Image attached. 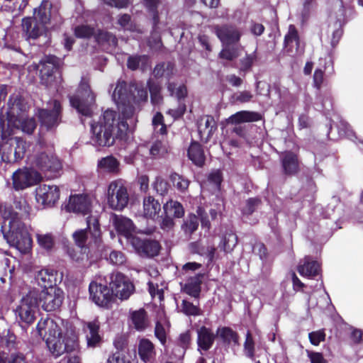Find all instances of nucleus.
Masks as SVG:
<instances>
[{"label": "nucleus", "mask_w": 363, "mask_h": 363, "mask_svg": "<svg viewBox=\"0 0 363 363\" xmlns=\"http://www.w3.org/2000/svg\"><path fill=\"white\" fill-rule=\"evenodd\" d=\"M60 65V60L52 55L46 56L40 61L38 68L43 84L55 88L61 83L62 76L59 70Z\"/></svg>", "instance_id": "nucleus-7"}, {"label": "nucleus", "mask_w": 363, "mask_h": 363, "mask_svg": "<svg viewBox=\"0 0 363 363\" xmlns=\"http://www.w3.org/2000/svg\"><path fill=\"white\" fill-rule=\"evenodd\" d=\"M59 198L60 190L55 185L43 184L35 189V199L43 207L51 206Z\"/></svg>", "instance_id": "nucleus-18"}, {"label": "nucleus", "mask_w": 363, "mask_h": 363, "mask_svg": "<svg viewBox=\"0 0 363 363\" xmlns=\"http://www.w3.org/2000/svg\"><path fill=\"white\" fill-rule=\"evenodd\" d=\"M154 131L156 133H159L162 135H164L167 132V126L164 123V117L160 112H157L152 121Z\"/></svg>", "instance_id": "nucleus-46"}, {"label": "nucleus", "mask_w": 363, "mask_h": 363, "mask_svg": "<svg viewBox=\"0 0 363 363\" xmlns=\"http://www.w3.org/2000/svg\"><path fill=\"white\" fill-rule=\"evenodd\" d=\"M220 337L228 343L238 344V334L229 328H222L218 331Z\"/></svg>", "instance_id": "nucleus-48"}, {"label": "nucleus", "mask_w": 363, "mask_h": 363, "mask_svg": "<svg viewBox=\"0 0 363 363\" xmlns=\"http://www.w3.org/2000/svg\"><path fill=\"white\" fill-rule=\"evenodd\" d=\"M95 102V96L91 92L89 84L82 81L77 94L70 97V104L78 113L83 116H89L91 114V107Z\"/></svg>", "instance_id": "nucleus-10"}, {"label": "nucleus", "mask_w": 363, "mask_h": 363, "mask_svg": "<svg viewBox=\"0 0 363 363\" xmlns=\"http://www.w3.org/2000/svg\"><path fill=\"white\" fill-rule=\"evenodd\" d=\"M154 189L160 195L165 194L168 191V183L160 177H157L152 184Z\"/></svg>", "instance_id": "nucleus-61"}, {"label": "nucleus", "mask_w": 363, "mask_h": 363, "mask_svg": "<svg viewBox=\"0 0 363 363\" xmlns=\"http://www.w3.org/2000/svg\"><path fill=\"white\" fill-rule=\"evenodd\" d=\"M131 243L139 253H143L150 257L157 255L160 249L159 242L155 240H142L138 238H133Z\"/></svg>", "instance_id": "nucleus-26"}, {"label": "nucleus", "mask_w": 363, "mask_h": 363, "mask_svg": "<svg viewBox=\"0 0 363 363\" xmlns=\"http://www.w3.org/2000/svg\"><path fill=\"white\" fill-rule=\"evenodd\" d=\"M190 334L189 332H185L184 333H182L179 337V354H176V357L182 358L184 353L185 350L190 342Z\"/></svg>", "instance_id": "nucleus-53"}, {"label": "nucleus", "mask_w": 363, "mask_h": 363, "mask_svg": "<svg viewBox=\"0 0 363 363\" xmlns=\"http://www.w3.org/2000/svg\"><path fill=\"white\" fill-rule=\"evenodd\" d=\"M167 152V146L161 141L155 142L150 150V154L154 157L163 156Z\"/></svg>", "instance_id": "nucleus-58"}, {"label": "nucleus", "mask_w": 363, "mask_h": 363, "mask_svg": "<svg viewBox=\"0 0 363 363\" xmlns=\"http://www.w3.org/2000/svg\"><path fill=\"white\" fill-rule=\"evenodd\" d=\"M92 199L87 194L70 196L65 208L67 211L85 215L90 212Z\"/></svg>", "instance_id": "nucleus-20"}, {"label": "nucleus", "mask_w": 363, "mask_h": 363, "mask_svg": "<svg viewBox=\"0 0 363 363\" xmlns=\"http://www.w3.org/2000/svg\"><path fill=\"white\" fill-rule=\"evenodd\" d=\"M64 299V293L59 287H50L43 289L38 294V301L42 308L46 311H53L58 309Z\"/></svg>", "instance_id": "nucleus-15"}, {"label": "nucleus", "mask_w": 363, "mask_h": 363, "mask_svg": "<svg viewBox=\"0 0 363 363\" xmlns=\"http://www.w3.org/2000/svg\"><path fill=\"white\" fill-rule=\"evenodd\" d=\"M138 354L145 363H153L156 352L152 342L147 339H142L138 345Z\"/></svg>", "instance_id": "nucleus-29"}, {"label": "nucleus", "mask_w": 363, "mask_h": 363, "mask_svg": "<svg viewBox=\"0 0 363 363\" xmlns=\"http://www.w3.org/2000/svg\"><path fill=\"white\" fill-rule=\"evenodd\" d=\"M130 319L134 328L138 331L145 330L148 325L147 313L143 308L133 311Z\"/></svg>", "instance_id": "nucleus-34"}, {"label": "nucleus", "mask_w": 363, "mask_h": 363, "mask_svg": "<svg viewBox=\"0 0 363 363\" xmlns=\"http://www.w3.org/2000/svg\"><path fill=\"white\" fill-rule=\"evenodd\" d=\"M42 179L40 173L33 169H19L12 176L13 186L16 190H22L35 184Z\"/></svg>", "instance_id": "nucleus-16"}, {"label": "nucleus", "mask_w": 363, "mask_h": 363, "mask_svg": "<svg viewBox=\"0 0 363 363\" xmlns=\"http://www.w3.org/2000/svg\"><path fill=\"white\" fill-rule=\"evenodd\" d=\"M109 286L113 297L121 301L128 300L135 290L133 281L121 272H113L111 274Z\"/></svg>", "instance_id": "nucleus-13"}, {"label": "nucleus", "mask_w": 363, "mask_h": 363, "mask_svg": "<svg viewBox=\"0 0 363 363\" xmlns=\"http://www.w3.org/2000/svg\"><path fill=\"white\" fill-rule=\"evenodd\" d=\"M233 98L235 102L244 104L252 101L254 98V95L251 91L244 90L235 93Z\"/></svg>", "instance_id": "nucleus-57"}, {"label": "nucleus", "mask_w": 363, "mask_h": 363, "mask_svg": "<svg viewBox=\"0 0 363 363\" xmlns=\"http://www.w3.org/2000/svg\"><path fill=\"white\" fill-rule=\"evenodd\" d=\"M173 68V65L171 63L160 64L155 67L153 74L157 77H168L170 76V74H172Z\"/></svg>", "instance_id": "nucleus-52"}, {"label": "nucleus", "mask_w": 363, "mask_h": 363, "mask_svg": "<svg viewBox=\"0 0 363 363\" xmlns=\"http://www.w3.org/2000/svg\"><path fill=\"white\" fill-rule=\"evenodd\" d=\"M21 27L22 31L27 38L36 39L45 32V28L35 18H23Z\"/></svg>", "instance_id": "nucleus-24"}, {"label": "nucleus", "mask_w": 363, "mask_h": 363, "mask_svg": "<svg viewBox=\"0 0 363 363\" xmlns=\"http://www.w3.org/2000/svg\"><path fill=\"white\" fill-rule=\"evenodd\" d=\"M38 306V293L29 291L21 301L15 313L17 319L26 325H30L35 319V313Z\"/></svg>", "instance_id": "nucleus-11"}, {"label": "nucleus", "mask_w": 363, "mask_h": 363, "mask_svg": "<svg viewBox=\"0 0 363 363\" xmlns=\"http://www.w3.org/2000/svg\"><path fill=\"white\" fill-rule=\"evenodd\" d=\"M119 166L118 160L111 155L103 157L98 162V168L104 172L117 174L119 172Z\"/></svg>", "instance_id": "nucleus-33"}, {"label": "nucleus", "mask_w": 363, "mask_h": 363, "mask_svg": "<svg viewBox=\"0 0 363 363\" xmlns=\"http://www.w3.org/2000/svg\"><path fill=\"white\" fill-rule=\"evenodd\" d=\"M199 226V219L194 214H189L186 219L184 220V223L182 225V229L184 234L186 235H191L195 232Z\"/></svg>", "instance_id": "nucleus-42"}, {"label": "nucleus", "mask_w": 363, "mask_h": 363, "mask_svg": "<svg viewBox=\"0 0 363 363\" xmlns=\"http://www.w3.org/2000/svg\"><path fill=\"white\" fill-rule=\"evenodd\" d=\"M282 166L287 174H292L297 172L298 163L296 156L291 152L284 153L282 157Z\"/></svg>", "instance_id": "nucleus-37"}, {"label": "nucleus", "mask_w": 363, "mask_h": 363, "mask_svg": "<svg viewBox=\"0 0 363 363\" xmlns=\"http://www.w3.org/2000/svg\"><path fill=\"white\" fill-rule=\"evenodd\" d=\"M215 33L222 42L223 45H230L239 41L241 33L232 26H216Z\"/></svg>", "instance_id": "nucleus-21"}, {"label": "nucleus", "mask_w": 363, "mask_h": 363, "mask_svg": "<svg viewBox=\"0 0 363 363\" xmlns=\"http://www.w3.org/2000/svg\"><path fill=\"white\" fill-rule=\"evenodd\" d=\"M164 213L170 217L182 218L184 214L182 205L176 201L170 200L164 205Z\"/></svg>", "instance_id": "nucleus-39"}, {"label": "nucleus", "mask_w": 363, "mask_h": 363, "mask_svg": "<svg viewBox=\"0 0 363 363\" xmlns=\"http://www.w3.org/2000/svg\"><path fill=\"white\" fill-rule=\"evenodd\" d=\"M200 285L201 281L199 277L192 278L185 284L184 291L189 295L196 298L201 291Z\"/></svg>", "instance_id": "nucleus-45"}, {"label": "nucleus", "mask_w": 363, "mask_h": 363, "mask_svg": "<svg viewBox=\"0 0 363 363\" xmlns=\"http://www.w3.org/2000/svg\"><path fill=\"white\" fill-rule=\"evenodd\" d=\"M128 67L135 70L140 67L143 70L149 67V59L147 56H130L128 60Z\"/></svg>", "instance_id": "nucleus-41"}, {"label": "nucleus", "mask_w": 363, "mask_h": 363, "mask_svg": "<svg viewBox=\"0 0 363 363\" xmlns=\"http://www.w3.org/2000/svg\"><path fill=\"white\" fill-rule=\"evenodd\" d=\"M144 4L147 9L153 14L154 30L155 32L159 21L157 9L160 4V0H144Z\"/></svg>", "instance_id": "nucleus-55"}, {"label": "nucleus", "mask_w": 363, "mask_h": 363, "mask_svg": "<svg viewBox=\"0 0 363 363\" xmlns=\"http://www.w3.org/2000/svg\"><path fill=\"white\" fill-rule=\"evenodd\" d=\"M167 89L171 96H175L178 99H184L187 94V90L184 85L177 86L176 84L169 82L167 85Z\"/></svg>", "instance_id": "nucleus-50"}, {"label": "nucleus", "mask_w": 363, "mask_h": 363, "mask_svg": "<svg viewBox=\"0 0 363 363\" xmlns=\"http://www.w3.org/2000/svg\"><path fill=\"white\" fill-rule=\"evenodd\" d=\"M37 241L38 245L47 251L51 250L55 245V241L51 234H37Z\"/></svg>", "instance_id": "nucleus-47"}, {"label": "nucleus", "mask_w": 363, "mask_h": 363, "mask_svg": "<svg viewBox=\"0 0 363 363\" xmlns=\"http://www.w3.org/2000/svg\"><path fill=\"white\" fill-rule=\"evenodd\" d=\"M112 222L117 232L130 240V242L133 241V238H136L134 236L135 228L130 218L121 215H113Z\"/></svg>", "instance_id": "nucleus-22"}, {"label": "nucleus", "mask_w": 363, "mask_h": 363, "mask_svg": "<svg viewBox=\"0 0 363 363\" xmlns=\"http://www.w3.org/2000/svg\"><path fill=\"white\" fill-rule=\"evenodd\" d=\"M116 112L107 110L99 122L91 125V143L95 146H111L115 138L123 139L130 131V123L122 116L116 119Z\"/></svg>", "instance_id": "nucleus-3"}, {"label": "nucleus", "mask_w": 363, "mask_h": 363, "mask_svg": "<svg viewBox=\"0 0 363 363\" xmlns=\"http://www.w3.org/2000/svg\"><path fill=\"white\" fill-rule=\"evenodd\" d=\"M99 44L106 50H111L117 45V38L107 31L99 30L95 36Z\"/></svg>", "instance_id": "nucleus-36"}, {"label": "nucleus", "mask_w": 363, "mask_h": 363, "mask_svg": "<svg viewBox=\"0 0 363 363\" xmlns=\"http://www.w3.org/2000/svg\"><path fill=\"white\" fill-rule=\"evenodd\" d=\"M106 200L108 206L116 211H121L128 205L129 194L127 187L122 180H114L108 184Z\"/></svg>", "instance_id": "nucleus-9"}, {"label": "nucleus", "mask_w": 363, "mask_h": 363, "mask_svg": "<svg viewBox=\"0 0 363 363\" xmlns=\"http://www.w3.org/2000/svg\"><path fill=\"white\" fill-rule=\"evenodd\" d=\"M99 323L96 320L86 323V339L89 347H96L101 342V336L99 334Z\"/></svg>", "instance_id": "nucleus-27"}, {"label": "nucleus", "mask_w": 363, "mask_h": 363, "mask_svg": "<svg viewBox=\"0 0 363 363\" xmlns=\"http://www.w3.org/2000/svg\"><path fill=\"white\" fill-rule=\"evenodd\" d=\"M197 333V343L199 350L205 351L209 350L214 342L215 336L213 333L206 327H201L198 330Z\"/></svg>", "instance_id": "nucleus-32"}, {"label": "nucleus", "mask_w": 363, "mask_h": 363, "mask_svg": "<svg viewBox=\"0 0 363 363\" xmlns=\"http://www.w3.org/2000/svg\"><path fill=\"white\" fill-rule=\"evenodd\" d=\"M222 182V175L220 171L216 170L212 172L208 177V182L211 186L212 191H217L219 189L220 183Z\"/></svg>", "instance_id": "nucleus-56"}, {"label": "nucleus", "mask_w": 363, "mask_h": 363, "mask_svg": "<svg viewBox=\"0 0 363 363\" xmlns=\"http://www.w3.org/2000/svg\"><path fill=\"white\" fill-rule=\"evenodd\" d=\"M34 17L45 30L49 28H54L62 22L58 8L48 1H43L40 6L35 9Z\"/></svg>", "instance_id": "nucleus-12"}, {"label": "nucleus", "mask_w": 363, "mask_h": 363, "mask_svg": "<svg viewBox=\"0 0 363 363\" xmlns=\"http://www.w3.org/2000/svg\"><path fill=\"white\" fill-rule=\"evenodd\" d=\"M189 158L197 166H202L205 157L201 146L198 143L194 142L188 150Z\"/></svg>", "instance_id": "nucleus-35"}, {"label": "nucleus", "mask_w": 363, "mask_h": 363, "mask_svg": "<svg viewBox=\"0 0 363 363\" xmlns=\"http://www.w3.org/2000/svg\"><path fill=\"white\" fill-rule=\"evenodd\" d=\"M216 130L214 118L210 116L201 117L198 121V131L202 141L207 143Z\"/></svg>", "instance_id": "nucleus-25"}, {"label": "nucleus", "mask_w": 363, "mask_h": 363, "mask_svg": "<svg viewBox=\"0 0 363 363\" xmlns=\"http://www.w3.org/2000/svg\"><path fill=\"white\" fill-rule=\"evenodd\" d=\"M170 180L173 185L180 191H184L189 185V181L187 179L177 173L171 174Z\"/></svg>", "instance_id": "nucleus-51"}, {"label": "nucleus", "mask_w": 363, "mask_h": 363, "mask_svg": "<svg viewBox=\"0 0 363 363\" xmlns=\"http://www.w3.org/2000/svg\"><path fill=\"white\" fill-rule=\"evenodd\" d=\"M2 217L1 231L7 242L21 252H27L32 245L29 227L23 223L18 214L10 208L5 209Z\"/></svg>", "instance_id": "nucleus-4"}, {"label": "nucleus", "mask_w": 363, "mask_h": 363, "mask_svg": "<svg viewBox=\"0 0 363 363\" xmlns=\"http://www.w3.org/2000/svg\"><path fill=\"white\" fill-rule=\"evenodd\" d=\"M35 279L40 286L46 289L57 287V283L62 281V274L53 269H43L38 272Z\"/></svg>", "instance_id": "nucleus-23"}, {"label": "nucleus", "mask_w": 363, "mask_h": 363, "mask_svg": "<svg viewBox=\"0 0 363 363\" xmlns=\"http://www.w3.org/2000/svg\"><path fill=\"white\" fill-rule=\"evenodd\" d=\"M75 35L77 38H89L94 33V28L89 26H79L75 28Z\"/></svg>", "instance_id": "nucleus-62"}, {"label": "nucleus", "mask_w": 363, "mask_h": 363, "mask_svg": "<svg viewBox=\"0 0 363 363\" xmlns=\"http://www.w3.org/2000/svg\"><path fill=\"white\" fill-rule=\"evenodd\" d=\"M61 106L57 100H52L46 108L40 109L38 118L42 127L50 130L58 125L60 122Z\"/></svg>", "instance_id": "nucleus-14"}, {"label": "nucleus", "mask_w": 363, "mask_h": 363, "mask_svg": "<svg viewBox=\"0 0 363 363\" xmlns=\"http://www.w3.org/2000/svg\"><path fill=\"white\" fill-rule=\"evenodd\" d=\"M320 269V264L306 257L298 266V272L303 277H312L318 274Z\"/></svg>", "instance_id": "nucleus-28"}, {"label": "nucleus", "mask_w": 363, "mask_h": 363, "mask_svg": "<svg viewBox=\"0 0 363 363\" xmlns=\"http://www.w3.org/2000/svg\"><path fill=\"white\" fill-rule=\"evenodd\" d=\"M106 363H130V360L125 354L117 352L108 359Z\"/></svg>", "instance_id": "nucleus-64"}, {"label": "nucleus", "mask_w": 363, "mask_h": 363, "mask_svg": "<svg viewBox=\"0 0 363 363\" xmlns=\"http://www.w3.org/2000/svg\"><path fill=\"white\" fill-rule=\"evenodd\" d=\"M26 105L21 96L11 95L6 113L3 111L0 113V135L2 140H6L13 135L15 129H21L28 134L33 132L36 123L33 118L26 117Z\"/></svg>", "instance_id": "nucleus-1"}, {"label": "nucleus", "mask_w": 363, "mask_h": 363, "mask_svg": "<svg viewBox=\"0 0 363 363\" xmlns=\"http://www.w3.org/2000/svg\"><path fill=\"white\" fill-rule=\"evenodd\" d=\"M109 260L113 264L121 265L125 262V255L120 251H113L109 255Z\"/></svg>", "instance_id": "nucleus-63"}, {"label": "nucleus", "mask_w": 363, "mask_h": 363, "mask_svg": "<svg viewBox=\"0 0 363 363\" xmlns=\"http://www.w3.org/2000/svg\"><path fill=\"white\" fill-rule=\"evenodd\" d=\"M261 119V115L257 112L241 111L230 116L228 123L238 124L242 123L255 122Z\"/></svg>", "instance_id": "nucleus-30"}, {"label": "nucleus", "mask_w": 363, "mask_h": 363, "mask_svg": "<svg viewBox=\"0 0 363 363\" xmlns=\"http://www.w3.org/2000/svg\"><path fill=\"white\" fill-rule=\"evenodd\" d=\"M112 97L122 116L132 125L135 122L133 118L135 106L147 99V91L143 88L128 85L125 82H118Z\"/></svg>", "instance_id": "nucleus-5"}, {"label": "nucleus", "mask_w": 363, "mask_h": 363, "mask_svg": "<svg viewBox=\"0 0 363 363\" xmlns=\"http://www.w3.org/2000/svg\"><path fill=\"white\" fill-rule=\"evenodd\" d=\"M36 330L38 335L45 340L50 352L56 357L78 349L76 333L72 330H67L65 333L60 332L58 325L52 319H41Z\"/></svg>", "instance_id": "nucleus-2"}, {"label": "nucleus", "mask_w": 363, "mask_h": 363, "mask_svg": "<svg viewBox=\"0 0 363 363\" xmlns=\"http://www.w3.org/2000/svg\"><path fill=\"white\" fill-rule=\"evenodd\" d=\"M285 45L289 49V51L292 52V49L295 47L297 52L302 53V50L299 51V38L298 36V32L294 26L290 25L289 27V31L285 36L284 40Z\"/></svg>", "instance_id": "nucleus-38"}, {"label": "nucleus", "mask_w": 363, "mask_h": 363, "mask_svg": "<svg viewBox=\"0 0 363 363\" xmlns=\"http://www.w3.org/2000/svg\"><path fill=\"white\" fill-rule=\"evenodd\" d=\"M238 242L236 235L232 232L227 233L222 238L218 247L225 253L232 252Z\"/></svg>", "instance_id": "nucleus-40"}, {"label": "nucleus", "mask_w": 363, "mask_h": 363, "mask_svg": "<svg viewBox=\"0 0 363 363\" xmlns=\"http://www.w3.org/2000/svg\"><path fill=\"white\" fill-rule=\"evenodd\" d=\"M241 50L242 49L240 48H230L229 45H223V48L220 51L219 55L222 59L231 61L240 55Z\"/></svg>", "instance_id": "nucleus-49"}, {"label": "nucleus", "mask_w": 363, "mask_h": 363, "mask_svg": "<svg viewBox=\"0 0 363 363\" xmlns=\"http://www.w3.org/2000/svg\"><path fill=\"white\" fill-rule=\"evenodd\" d=\"M169 328L166 320L157 321L155 328V335L162 345H164L167 341V330Z\"/></svg>", "instance_id": "nucleus-44"}, {"label": "nucleus", "mask_w": 363, "mask_h": 363, "mask_svg": "<svg viewBox=\"0 0 363 363\" xmlns=\"http://www.w3.org/2000/svg\"><path fill=\"white\" fill-rule=\"evenodd\" d=\"M255 60L256 55L254 52L251 54H246L245 57L240 60V71L242 72L249 71Z\"/></svg>", "instance_id": "nucleus-54"}, {"label": "nucleus", "mask_w": 363, "mask_h": 363, "mask_svg": "<svg viewBox=\"0 0 363 363\" xmlns=\"http://www.w3.org/2000/svg\"><path fill=\"white\" fill-rule=\"evenodd\" d=\"M0 145V160L4 162H14L21 160L28 147L21 138L9 137Z\"/></svg>", "instance_id": "nucleus-8"}, {"label": "nucleus", "mask_w": 363, "mask_h": 363, "mask_svg": "<svg viewBox=\"0 0 363 363\" xmlns=\"http://www.w3.org/2000/svg\"><path fill=\"white\" fill-rule=\"evenodd\" d=\"M33 164L43 172L51 171L55 172L59 171L62 167L60 160L51 150L38 154L35 157Z\"/></svg>", "instance_id": "nucleus-19"}, {"label": "nucleus", "mask_w": 363, "mask_h": 363, "mask_svg": "<svg viewBox=\"0 0 363 363\" xmlns=\"http://www.w3.org/2000/svg\"><path fill=\"white\" fill-rule=\"evenodd\" d=\"M255 344L251 333L248 331L246 334L245 341L244 344V351L245 354L252 358L254 357Z\"/></svg>", "instance_id": "nucleus-59"}, {"label": "nucleus", "mask_w": 363, "mask_h": 363, "mask_svg": "<svg viewBox=\"0 0 363 363\" xmlns=\"http://www.w3.org/2000/svg\"><path fill=\"white\" fill-rule=\"evenodd\" d=\"M90 298L98 306L108 307L113 301L111 289L106 284L93 281L89 284Z\"/></svg>", "instance_id": "nucleus-17"}, {"label": "nucleus", "mask_w": 363, "mask_h": 363, "mask_svg": "<svg viewBox=\"0 0 363 363\" xmlns=\"http://www.w3.org/2000/svg\"><path fill=\"white\" fill-rule=\"evenodd\" d=\"M14 206L16 209L21 212L22 216H28L30 213V206L24 198L21 197L16 199L14 201Z\"/></svg>", "instance_id": "nucleus-60"}, {"label": "nucleus", "mask_w": 363, "mask_h": 363, "mask_svg": "<svg viewBox=\"0 0 363 363\" xmlns=\"http://www.w3.org/2000/svg\"><path fill=\"white\" fill-rule=\"evenodd\" d=\"M147 84L150 93L152 103L154 105L160 104L162 101L160 85L152 80H149Z\"/></svg>", "instance_id": "nucleus-43"}, {"label": "nucleus", "mask_w": 363, "mask_h": 363, "mask_svg": "<svg viewBox=\"0 0 363 363\" xmlns=\"http://www.w3.org/2000/svg\"><path fill=\"white\" fill-rule=\"evenodd\" d=\"M87 229L78 230L73 233V238L76 245L82 251V257H74L73 259L79 262L89 258V254L101 256V230L98 218L91 216L86 220Z\"/></svg>", "instance_id": "nucleus-6"}, {"label": "nucleus", "mask_w": 363, "mask_h": 363, "mask_svg": "<svg viewBox=\"0 0 363 363\" xmlns=\"http://www.w3.org/2000/svg\"><path fill=\"white\" fill-rule=\"evenodd\" d=\"M161 210L160 203L152 196H147L143 200V214L144 216L155 219Z\"/></svg>", "instance_id": "nucleus-31"}]
</instances>
